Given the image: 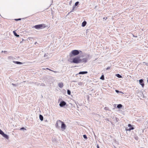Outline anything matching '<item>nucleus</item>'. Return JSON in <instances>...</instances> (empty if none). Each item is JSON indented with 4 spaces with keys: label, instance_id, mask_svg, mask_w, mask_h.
I'll use <instances>...</instances> for the list:
<instances>
[{
    "label": "nucleus",
    "instance_id": "obj_22",
    "mask_svg": "<svg viewBox=\"0 0 148 148\" xmlns=\"http://www.w3.org/2000/svg\"><path fill=\"white\" fill-rule=\"evenodd\" d=\"M67 93L68 95H70L71 94V92L70 90H67Z\"/></svg>",
    "mask_w": 148,
    "mask_h": 148
},
{
    "label": "nucleus",
    "instance_id": "obj_31",
    "mask_svg": "<svg viewBox=\"0 0 148 148\" xmlns=\"http://www.w3.org/2000/svg\"><path fill=\"white\" fill-rule=\"evenodd\" d=\"M51 71L54 72L55 73H57L58 72V71H53L52 70H51Z\"/></svg>",
    "mask_w": 148,
    "mask_h": 148
},
{
    "label": "nucleus",
    "instance_id": "obj_37",
    "mask_svg": "<svg viewBox=\"0 0 148 148\" xmlns=\"http://www.w3.org/2000/svg\"><path fill=\"white\" fill-rule=\"evenodd\" d=\"M36 44H37V42H35V43L34 44L35 45Z\"/></svg>",
    "mask_w": 148,
    "mask_h": 148
},
{
    "label": "nucleus",
    "instance_id": "obj_11",
    "mask_svg": "<svg viewBox=\"0 0 148 148\" xmlns=\"http://www.w3.org/2000/svg\"><path fill=\"white\" fill-rule=\"evenodd\" d=\"M88 73V72L87 71H81L79 73V74H85Z\"/></svg>",
    "mask_w": 148,
    "mask_h": 148
},
{
    "label": "nucleus",
    "instance_id": "obj_33",
    "mask_svg": "<svg viewBox=\"0 0 148 148\" xmlns=\"http://www.w3.org/2000/svg\"><path fill=\"white\" fill-rule=\"evenodd\" d=\"M103 20H106L107 19V17H104L103 18Z\"/></svg>",
    "mask_w": 148,
    "mask_h": 148
},
{
    "label": "nucleus",
    "instance_id": "obj_15",
    "mask_svg": "<svg viewBox=\"0 0 148 148\" xmlns=\"http://www.w3.org/2000/svg\"><path fill=\"white\" fill-rule=\"evenodd\" d=\"M123 107V106L121 104H119L117 105V108L119 109H121Z\"/></svg>",
    "mask_w": 148,
    "mask_h": 148
},
{
    "label": "nucleus",
    "instance_id": "obj_18",
    "mask_svg": "<svg viewBox=\"0 0 148 148\" xmlns=\"http://www.w3.org/2000/svg\"><path fill=\"white\" fill-rule=\"evenodd\" d=\"M8 59H9V60H14V59H15V58L12 57V56H9V57L8 58Z\"/></svg>",
    "mask_w": 148,
    "mask_h": 148
},
{
    "label": "nucleus",
    "instance_id": "obj_25",
    "mask_svg": "<svg viewBox=\"0 0 148 148\" xmlns=\"http://www.w3.org/2000/svg\"><path fill=\"white\" fill-rule=\"evenodd\" d=\"M40 86H45V85L44 83H42L40 84Z\"/></svg>",
    "mask_w": 148,
    "mask_h": 148
},
{
    "label": "nucleus",
    "instance_id": "obj_28",
    "mask_svg": "<svg viewBox=\"0 0 148 148\" xmlns=\"http://www.w3.org/2000/svg\"><path fill=\"white\" fill-rule=\"evenodd\" d=\"M21 19L20 18H18V19H15V20L16 21H18L21 20Z\"/></svg>",
    "mask_w": 148,
    "mask_h": 148
},
{
    "label": "nucleus",
    "instance_id": "obj_14",
    "mask_svg": "<svg viewBox=\"0 0 148 148\" xmlns=\"http://www.w3.org/2000/svg\"><path fill=\"white\" fill-rule=\"evenodd\" d=\"M86 24V22L85 21H84L82 23V27H84L85 26Z\"/></svg>",
    "mask_w": 148,
    "mask_h": 148
},
{
    "label": "nucleus",
    "instance_id": "obj_29",
    "mask_svg": "<svg viewBox=\"0 0 148 148\" xmlns=\"http://www.w3.org/2000/svg\"><path fill=\"white\" fill-rule=\"evenodd\" d=\"M26 130V129L24 127H21V129H20V130Z\"/></svg>",
    "mask_w": 148,
    "mask_h": 148
},
{
    "label": "nucleus",
    "instance_id": "obj_20",
    "mask_svg": "<svg viewBox=\"0 0 148 148\" xmlns=\"http://www.w3.org/2000/svg\"><path fill=\"white\" fill-rule=\"evenodd\" d=\"M100 79L102 80H104V77L103 75H102L100 78Z\"/></svg>",
    "mask_w": 148,
    "mask_h": 148
},
{
    "label": "nucleus",
    "instance_id": "obj_40",
    "mask_svg": "<svg viewBox=\"0 0 148 148\" xmlns=\"http://www.w3.org/2000/svg\"><path fill=\"white\" fill-rule=\"evenodd\" d=\"M3 52V51H2V52Z\"/></svg>",
    "mask_w": 148,
    "mask_h": 148
},
{
    "label": "nucleus",
    "instance_id": "obj_1",
    "mask_svg": "<svg viewBox=\"0 0 148 148\" xmlns=\"http://www.w3.org/2000/svg\"><path fill=\"white\" fill-rule=\"evenodd\" d=\"M71 63L77 64L81 62L80 56H77L73 58L71 61H70Z\"/></svg>",
    "mask_w": 148,
    "mask_h": 148
},
{
    "label": "nucleus",
    "instance_id": "obj_38",
    "mask_svg": "<svg viewBox=\"0 0 148 148\" xmlns=\"http://www.w3.org/2000/svg\"><path fill=\"white\" fill-rule=\"evenodd\" d=\"M43 70H45V68H43L42 69Z\"/></svg>",
    "mask_w": 148,
    "mask_h": 148
},
{
    "label": "nucleus",
    "instance_id": "obj_35",
    "mask_svg": "<svg viewBox=\"0 0 148 148\" xmlns=\"http://www.w3.org/2000/svg\"><path fill=\"white\" fill-rule=\"evenodd\" d=\"M46 69H47V70H49V71H51V69H49V68H47Z\"/></svg>",
    "mask_w": 148,
    "mask_h": 148
},
{
    "label": "nucleus",
    "instance_id": "obj_10",
    "mask_svg": "<svg viewBox=\"0 0 148 148\" xmlns=\"http://www.w3.org/2000/svg\"><path fill=\"white\" fill-rule=\"evenodd\" d=\"M1 135L4 138H6L7 139H8L9 138V137L8 135L7 134H5L4 132L3 133L1 134Z\"/></svg>",
    "mask_w": 148,
    "mask_h": 148
},
{
    "label": "nucleus",
    "instance_id": "obj_5",
    "mask_svg": "<svg viewBox=\"0 0 148 148\" xmlns=\"http://www.w3.org/2000/svg\"><path fill=\"white\" fill-rule=\"evenodd\" d=\"M61 120H59L58 121H57L56 124H55V126L56 127L59 128L60 127V126L59 125H60L61 124Z\"/></svg>",
    "mask_w": 148,
    "mask_h": 148
},
{
    "label": "nucleus",
    "instance_id": "obj_26",
    "mask_svg": "<svg viewBox=\"0 0 148 148\" xmlns=\"http://www.w3.org/2000/svg\"><path fill=\"white\" fill-rule=\"evenodd\" d=\"M3 132L0 129V134H2Z\"/></svg>",
    "mask_w": 148,
    "mask_h": 148
},
{
    "label": "nucleus",
    "instance_id": "obj_4",
    "mask_svg": "<svg viewBox=\"0 0 148 148\" xmlns=\"http://www.w3.org/2000/svg\"><path fill=\"white\" fill-rule=\"evenodd\" d=\"M61 128L62 129V130L63 131L66 129V126L64 122L62 121H61Z\"/></svg>",
    "mask_w": 148,
    "mask_h": 148
},
{
    "label": "nucleus",
    "instance_id": "obj_12",
    "mask_svg": "<svg viewBox=\"0 0 148 148\" xmlns=\"http://www.w3.org/2000/svg\"><path fill=\"white\" fill-rule=\"evenodd\" d=\"M13 62H14V63L15 64H23L22 63L20 62H19V61H13Z\"/></svg>",
    "mask_w": 148,
    "mask_h": 148
},
{
    "label": "nucleus",
    "instance_id": "obj_8",
    "mask_svg": "<svg viewBox=\"0 0 148 148\" xmlns=\"http://www.w3.org/2000/svg\"><path fill=\"white\" fill-rule=\"evenodd\" d=\"M139 83L142 86V87L143 88L145 85L144 83L143 80V79H140L139 80Z\"/></svg>",
    "mask_w": 148,
    "mask_h": 148
},
{
    "label": "nucleus",
    "instance_id": "obj_32",
    "mask_svg": "<svg viewBox=\"0 0 148 148\" xmlns=\"http://www.w3.org/2000/svg\"><path fill=\"white\" fill-rule=\"evenodd\" d=\"M110 69V67H108L106 69V70H108L109 69Z\"/></svg>",
    "mask_w": 148,
    "mask_h": 148
},
{
    "label": "nucleus",
    "instance_id": "obj_3",
    "mask_svg": "<svg viewBox=\"0 0 148 148\" xmlns=\"http://www.w3.org/2000/svg\"><path fill=\"white\" fill-rule=\"evenodd\" d=\"M46 27V25L44 24H42L36 25L33 27L36 29H39L44 28Z\"/></svg>",
    "mask_w": 148,
    "mask_h": 148
},
{
    "label": "nucleus",
    "instance_id": "obj_7",
    "mask_svg": "<svg viewBox=\"0 0 148 148\" xmlns=\"http://www.w3.org/2000/svg\"><path fill=\"white\" fill-rule=\"evenodd\" d=\"M88 60V58H84L82 59H81V62L80 63H86L87 62Z\"/></svg>",
    "mask_w": 148,
    "mask_h": 148
},
{
    "label": "nucleus",
    "instance_id": "obj_2",
    "mask_svg": "<svg viewBox=\"0 0 148 148\" xmlns=\"http://www.w3.org/2000/svg\"><path fill=\"white\" fill-rule=\"evenodd\" d=\"M80 52H81V51L77 50H73L70 54V57H73L77 56L79 54Z\"/></svg>",
    "mask_w": 148,
    "mask_h": 148
},
{
    "label": "nucleus",
    "instance_id": "obj_13",
    "mask_svg": "<svg viewBox=\"0 0 148 148\" xmlns=\"http://www.w3.org/2000/svg\"><path fill=\"white\" fill-rule=\"evenodd\" d=\"M58 86L60 88H62L63 87V84L62 82L59 83L58 84Z\"/></svg>",
    "mask_w": 148,
    "mask_h": 148
},
{
    "label": "nucleus",
    "instance_id": "obj_9",
    "mask_svg": "<svg viewBox=\"0 0 148 148\" xmlns=\"http://www.w3.org/2000/svg\"><path fill=\"white\" fill-rule=\"evenodd\" d=\"M128 127H130V128L129 129H126V130L128 131H130L134 129V127L131 124H128Z\"/></svg>",
    "mask_w": 148,
    "mask_h": 148
},
{
    "label": "nucleus",
    "instance_id": "obj_24",
    "mask_svg": "<svg viewBox=\"0 0 148 148\" xmlns=\"http://www.w3.org/2000/svg\"><path fill=\"white\" fill-rule=\"evenodd\" d=\"M79 3V2H78V1H77V2H76L74 5L75 6H77V5Z\"/></svg>",
    "mask_w": 148,
    "mask_h": 148
},
{
    "label": "nucleus",
    "instance_id": "obj_21",
    "mask_svg": "<svg viewBox=\"0 0 148 148\" xmlns=\"http://www.w3.org/2000/svg\"><path fill=\"white\" fill-rule=\"evenodd\" d=\"M75 6H75L74 5L73 6V8H72V10H71V11H70V12H73V11L75 9Z\"/></svg>",
    "mask_w": 148,
    "mask_h": 148
},
{
    "label": "nucleus",
    "instance_id": "obj_36",
    "mask_svg": "<svg viewBox=\"0 0 148 148\" xmlns=\"http://www.w3.org/2000/svg\"><path fill=\"white\" fill-rule=\"evenodd\" d=\"M12 84L13 85V86H15L16 85L13 83H12Z\"/></svg>",
    "mask_w": 148,
    "mask_h": 148
},
{
    "label": "nucleus",
    "instance_id": "obj_16",
    "mask_svg": "<svg viewBox=\"0 0 148 148\" xmlns=\"http://www.w3.org/2000/svg\"><path fill=\"white\" fill-rule=\"evenodd\" d=\"M39 119L40 121H42L43 119V116L41 114L39 115Z\"/></svg>",
    "mask_w": 148,
    "mask_h": 148
},
{
    "label": "nucleus",
    "instance_id": "obj_6",
    "mask_svg": "<svg viewBox=\"0 0 148 148\" xmlns=\"http://www.w3.org/2000/svg\"><path fill=\"white\" fill-rule=\"evenodd\" d=\"M66 103L65 101H60L59 105L60 107H63L66 105Z\"/></svg>",
    "mask_w": 148,
    "mask_h": 148
},
{
    "label": "nucleus",
    "instance_id": "obj_41",
    "mask_svg": "<svg viewBox=\"0 0 148 148\" xmlns=\"http://www.w3.org/2000/svg\"><path fill=\"white\" fill-rule=\"evenodd\" d=\"M147 81L148 82V80H147Z\"/></svg>",
    "mask_w": 148,
    "mask_h": 148
},
{
    "label": "nucleus",
    "instance_id": "obj_34",
    "mask_svg": "<svg viewBox=\"0 0 148 148\" xmlns=\"http://www.w3.org/2000/svg\"><path fill=\"white\" fill-rule=\"evenodd\" d=\"M97 148H100V147L98 145H97Z\"/></svg>",
    "mask_w": 148,
    "mask_h": 148
},
{
    "label": "nucleus",
    "instance_id": "obj_17",
    "mask_svg": "<svg viewBox=\"0 0 148 148\" xmlns=\"http://www.w3.org/2000/svg\"><path fill=\"white\" fill-rule=\"evenodd\" d=\"M13 32L14 35L16 36L17 37H19V35L18 34H17L15 31H13Z\"/></svg>",
    "mask_w": 148,
    "mask_h": 148
},
{
    "label": "nucleus",
    "instance_id": "obj_30",
    "mask_svg": "<svg viewBox=\"0 0 148 148\" xmlns=\"http://www.w3.org/2000/svg\"><path fill=\"white\" fill-rule=\"evenodd\" d=\"M115 91L116 92V93H119V92H120L118 90H115Z\"/></svg>",
    "mask_w": 148,
    "mask_h": 148
},
{
    "label": "nucleus",
    "instance_id": "obj_39",
    "mask_svg": "<svg viewBox=\"0 0 148 148\" xmlns=\"http://www.w3.org/2000/svg\"><path fill=\"white\" fill-rule=\"evenodd\" d=\"M6 52V51H4V52L5 53V52Z\"/></svg>",
    "mask_w": 148,
    "mask_h": 148
},
{
    "label": "nucleus",
    "instance_id": "obj_27",
    "mask_svg": "<svg viewBox=\"0 0 148 148\" xmlns=\"http://www.w3.org/2000/svg\"><path fill=\"white\" fill-rule=\"evenodd\" d=\"M115 120L117 122H118L119 120V119H118V118L117 117H116L115 118Z\"/></svg>",
    "mask_w": 148,
    "mask_h": 148
},
{
    "label": "nucleus",
    "instance_id": "obj_23",
    "mask_svg": "<svg viewBox=\"0 0 148 148\" xmlns=\"http://www.w3.org/2000/svg\"><path fill=\"white\" fill-rule=\"evenodd\" d=\"M83 137L84 139H87L88 138L86 135L85 134H84L83 135Z\"/></svg>",
    "mask_w": 148,
    "mask_h": 148
},
{
    "label": "nucleus",
    "instance_id": "obj_19",
    "mask_svg": "<svg viewBox=\"0 0 148 148\" xmlns=\"http://www.w3.org/2000/svg\"><path fill=\"white\" fill-rule=\"evenodd\" d=\"M116 76L119 78L122 77V76L119 74H116Z\"/></svg>",
    "mask_w": 148,
    "mask_h": 148
}]
</instances>
